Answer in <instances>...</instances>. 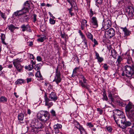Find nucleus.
<instances>
[{
	"label": "nucleus",
	"mask_w": 134,
	"mask_h": 134,
	"mask_svg": "<svg viewBox=\"0 0 134 134\" xmlns=\"http://www.w3.org/2000/svg\"><path fill=\"white\" fill-rule=\"evenodd\" d=\"M116 113L113 115V117L116 123L120 128L124 129L127 126H130L131 123L129 121H126V118L122 111L115 109Z\"/></svg>",
	"instance_id": "nucleus-1"
},
{
	"label": "nucleus",
	"mask_w": 134,
	"mask_h": 134,
	"mask_svg": "<svg viewBox=\"0 0 134 134\" xmlns=\"http://www.w3.org/2000/svg\"><path fill=\"white\" fill-rule=\"evenodd\" d=\"M31 132L35 133H38V129H42L45 127V124L44 122L39 121L36 118L33 119L30 124Z\"/></svg>",
	"instance_id": "nucleus-2"
},
{
	"label": "nucleus",
	"mask_w": 134,
	"mask_h": 134,
	"mask_svg": "<svg viewBox=\"0 0 134 134\" xmlns=\"http://www.w3.org/2000/svg\"><path fill=\"white\" fill-rule=\"evenodd\" d=\"M125 68L126 76L130 77V79L134 77V65H127Z\"/></svg>",
	"instance_id": "nucleus-3"
},
{
	"label": "nucleus",
	"mask_w": 134,
	"mask_h": 134,
	"mask_svg": "<svg viewBox=\"0 0 134 134\" xmlns=\"http://www.w3.org/2000/svg\"><path fill=\"white\" fill-rule=\"evenodd\" d=\"M126 12H127L128 16L130 19L134 18V11L132 7L129 6L126 9Z\"/></svg>",
	"instance_id": "nucleus-4"
},
{
	"label": "nucleus",
	"mask_w": 134,
	"mask_h": 134,
	"mask_svg": "<svg viewBox=\"0 0 134 134\" xmlns=\"http://www.w3.org/2000/svg\"><path fill=\"white\" fill-rule=\"evenodd\" d=\"M111 23L110 21L108 19L104 20L102 23V28L105 30L109 29L111 26Z\"/></svg>",
	"instance_id": "nucleus-5"
},
{
	"label": "nucleus",
	"mask_w": 134,
	"mask_h": 134,
	"mask_svg": "<svg viewBox=\"0 0 134 134\" xmlns=\"http://www.w3.org/2000/svg\"><path fill=\"white\" fill-rule=\"evenodd\" d=\"M115 34V31L112 28L105 32V37L108 38H111L114 36Z\"/></svg>",
	"instance_id": "nucleus-6"
},
{
	"label": "nucleus",
	"mask_w": 134,
	"mask_h": 134,
	"mask_svg": "<svg viewBox=\"0 0 134 134\" xmlns=\"http://www.w3.org/2000/svg\"><path fill=\"white\" fill-rule=\"evenodd\" d=\"M46 94L47 98L50 99L51 101H55L57 100V98L56 93L54 92H52L50 94H48L45 93L44 95Z\"/></svg>",
	"instance_id": "nucleus-7"
},
{
	"label": "nucleus",
	"mask_w": 134,
	"mask_h": 134,
	"mask_svg": "<svg viewBox=\"0 0 134 134\" xmlns=\"http://www.w3.org/2000/svg\"><path fill=\"white\" fill-rule=\"evenodd\" d=\"M90 22L92 25L94 26V27L97 28L98 26V21L96 17H92L91 18Z\"/></svg>",
	"instance_id": "nucleus-8"
},
{
	"label": "nucleus",
	"mask_w": 134,
	"mask_h": 134,
	"mask_svg": "<svg viewBox=\"0 0 134 134\" xmlns=\"http://www.w3.org/2000/svg\"><path fill=\"white\" fill-rule=\"evenodd\" d=\"M19 15L20 16V17L22 15H23L24 14L27 12H28L29 8L27 7H24L21 10H18Z\"/></svg>",
	"instance_id": "nucleus-9"
},
{
	"label": "nucleus",
	"mask_w": 134,
	"mask_h": 134,
	"mask_svg": "<svg viewBox=\"0 0 134 134\" xmlns=\"http://www.w3.org/2000/svg\"><path fill=\"white\" fill-rule=\"evenodd\" d=\"M44 98L46 105L48 106L49 107H50L53 105V103L52 102H49L51 100L50 99H48V98H47V96L46 94L44 95Z\"/></svg>",
	"instance_id": "nucleus-10"
},
{
	"label": "nucleus",
	"mask_w": 134,
	"mask_h": 134,
	"mask_svg": "<svg viewBox=\"0 0 134 134\" xmlns=\"http://www.w3.org/2000/svg\"><path fill=\"white\" fill-rule=\"evenodd\" d=\"M24 7H27L29 8V10L31 9V10H32V9L34 8V5H31L29 4V1H26L24 4Z\"/></svg>",
	"instance_id": "nucleus-11"
},
{
	"label": "nucleus",
	"mask_w": 134,
	"mask_h": 134,
	"mask_svg": "<svg viewBox=\"0 0 134 134\" xmlns=\"http://www.w3.org/2000/svg\"><path fill=\"white\" fill-rule=\"evenodd\" d=\"M74 124L75 126L80 131L82 130L84 128L77 121H75L74 122Z\"/></svg>",
	"instance_id": "nucleus-12"
},
{
	"label": "nucleus",
	"mask_w": 134,
	"mask_h": 134,
	"mask_svg": "<svg viewBox=\"0 0 134 134\" xmlns=\"http://www.w3.org/2000/svg\"><path fill=\"white\" fill-rule=\"evenodd\" d=\"M30 16L26 14V13L24 15L21 20L23 22H28L30 19Z\"/></svg>",
	"instance_id": "nucleus-13"
},
{
	"label": "nucleus",
	"mask_w": 134,
	"mask_h": 134,
	"mask_svg": "<svg viewBox=\"0 0 134 134\" xmlns=\"http://www.w3.org/2000/svg\"><path fill=\"white\" fill-rule=\"evenodd\" d=\"M95 59L97 60L98 61L99 63L102 62L104 60L103 58L102 57H100L99 56V54L97 53L96 51L95 52Z\"/></svg>",
	"instance_id": "nucleus-14"
},
{
	"label": "nucleus",
	"mask_w": 134,
	"mask_h": 134,
	"mask_svg": "<svg viewBox=\"0 0 134 134\" xmlns=\"http://www.w3.org/2000/svg\"><path fill=\"white\" fill-rule=\"evenodd\" d=\"M40 114L41 116L46 117L47 116V117H50L49 113L47 111H41Z\"/></svg>",
	"instance_id": "nucleus-15"
},
{
	"label": "nucleus",
	"mask_w": 134,
	"mask_h": 134,
	"mask_svg": "<svg viewBox=\"0 0 134 134\" xmlns=\"http://www.w3.org/2000/svg\"><path fill=\"white\" fill-rule=\"evenodd\" d=\"M58 66H57V68L56 69V76L53 81H55L58 84L59 83V72L58 71Z\"/></svg>",
	"instance_id": "nucleus-16"
},
{
	"label": "nucleus",
	"mask_w": 134,
	"mask_h": 134,
	"mask_svg": "<svg viewBox=\"0 0 134 134\" xmlns=\"http://www.w3.org/2000/svg\"><path fill=\"white\" fill-rule=\"evenodd\" d=\"M108 96L109 98L110 99L111 102L114 103L115 101L114 98V94H112L110 92H108Z\"/></svg>",
	"instance_id": "nucleus-17"
},
{
	"label": "nucleus",
	"mask_w": 134,
	"mask_h": 134,
	"mask_svg": "<svg viewBox=\"0 0 134 134\" xmlns=\"http://www.w3.org/2000/svg\"><path fill=\"white\" fill-rule=\"evenodd\" d=\"M26 83L25 81L22 79H19L16 81L15 82V85L20 84L21 85L22 83Z\"/></svg>",
	"instance_id": "nucleus-18"
},
{
	"label": "nucleus",
	"mask_w": 134,
	"mask_h": 134,
	"mask_svg": "<svg viewBox=\"0 0 134 134\" xmlns=\"http://www.w3.org/2000/svg\"><path fill=\"white\" fill-rule=\"evenodd\" d=\"M21 28L22 29V31L23 32H24L27 30V29H28L29 28H30V26L29 24L26 25L24 24L21 26Z\"/></svg>",
	"instance_id": "nucleus-19"
},
{
	"label": "nucleus",
	"mask_w": 134,
	"mask_h": 134,
	"mask_svg": "<svg viewBox=\"0 0 134 134\" xmlns=\"http://www.w3.org/2000/svg\"><path fill=\"white\" fill-rule=\"evenodd\" d=\"M120 29H122L124 32L125 35L126 36H128L130 35V32L127 30L126 27H121Z\"/></svg>",
	"instance_id": "nucleus-20"
},
{
	"label": "nucleus",
	"mask_w": 134,
	"mask_h": 134,
	"mask_svg": "<svg viewBox=\"0 0 134 134\" xmlns=\"http://www.w3.org/2000/svg\"><path fill=\"white\" fill-rule=\"evenodd\" d=\"M82 43H83V47L84 48H87V41L86 40L85 37L84 38H82Z\"/></svg>",
	"instance_id": "nucleus-21"
},
{
	"label": "nucleus",
	"mask_w": 134,
	"mask_h": 134,
	"mask_svg": "<svg viewBox=\"0 0 134 134\" xmlns=\"http://www.w3.org/2000/svg\"><path fill=\"white\" fill-rule=\"evenodd\" d=\"M24 114L22 113H19L18 116V120L23 121L24 119Z\"/></svg>",
	"instance_id": "nucleus-22"
},
{
	"label": "nucleus",
	"mask_w": 134,
	"mask_h": 134,
	"mask_svg": "<svg viewBox=\"0 0 134 134\" xmlns=\"http://www.w3.org/2000/svg\"><path fill=\"white\" fill-rule=\"evenodd\" d=\"M47 117V116L46 117L40 116L39 119L43 122H46L47 120H49L50 118Z\"/></svg>",
	"instance_id": "nucleus-23"
},
{
	"label": "nucleus",
	"mask_w": 134,
	"mask_h": 134,
	"mask_svg": "<svg viewBox=\"0 0 134 134\" xmlns=\"http://www.w3.org/2000/svg\"><path fill=\"white\" fill-rule=\"evenodd\" d=\"M7 100V98L4 96H2L0 97V102L5 103Z\"/></svg>",
	"instance_id": "nucleus-24"
},
{
	"label": "nucleus",
	"mask_w": 134,
	"mask_h": 134,
	"mask_svg": "<svg viewBox=\"0 0 134 134\" xmlns=\"http://www.w3.org/2000/svg\"><path fill=\"white\" fill-rule=\"evenodd\" d=\"M115 102H117L120 105H121L122 107H124L125 105V104L124 102L122 100H116Z\"/></svg>",
	"instance_id": "nucleus-25"
},
{
	"label": "nucleus",
	"mask_w": 134,
	"mask_h": 134,
	"mask_svg": "<svg viewBox=\"0 0 134 134\" xmlns=\"http://www.w3.org/2000/svg\"><path fill=\"white\" fill-rule=\"evenodd\" d=\"M15 67L16 69L19 72H21V71H23L22 69L24 68V66H21L20 64L15 66Z\"/></svg>",
	"instance_id": "nucleus-26"
},
{
	"label": "nucleus",
	"mask_w": 134,
	"mask_h": 134,
	"mask_svg": "<svg viewBox=\"0 0 134 134\" xmlns=\"http://www.w3.org/2000/svg\"><path fill=\"white\" fill-rule=\"evenodd\" d=\"M8 29L11 32H13L14 30V26L13 24H11L9 25H8Z\"/></svg>",
	"instance_id": "nucleus-27"
},
{
	"label": "nucleus",
	"mask_w": 134,
	"mask_h": 134,
	"mask_svg": "<svg viewBox=\"0 0 134 134\" xmlns=\"http://www.w3.org/2000/svg\"><path fill=\"white\" fill-rule=\"evenodd\" d=\"M20 59H17L14 60L13 62V64L15 66L18 65L20 64Z\"/></svg>",
	"instance_id": "nucleus-28"
},
{
	"label": "nucleus",
	"mask_w": 134,
	"mask_h": 134,
	"mask_svg": "<svg viewBox=\"0 0 134 134\" xmlns=\"http://www.w3.org/2000/svg\"><path fill=\"white\" fill-rule=\"evenodd\" d=\"M35 76L36 77H40V80H43L42 76L41 75L40 70L38 71L35 74Z\"/></svg>",
	"instance_id": "nucleus-29"
},
{
	"label": "nucleus",
	"mask_w": 134,
	"mask_h": 134,
	"mask_svg": "<svg viewBox=\"0 0 134 134\" xmlns=\"http://www.w3.org/2000/svg\"><path fill=\"white\" fill-rule=\"evenodd\" d=\"M132 108V105L130 104H128L125 107V110L126 111L129 112Z\"/></svg>",
	"instance_id": "nucleus-30"
},
{
	"label": "nucleus",
	"mask_w": 134,
	"mask_h": 134,
	"mask_svg": "<svg viewBox=\"0 0 134 134\" xmlns=\"http://www.w3.org/2000/svg\"><path fill=\"white\" fill-rule=\"evenodd\" d=\"M86 35L87 37L91 41L93 40V36L89 32H88L86 33Z\"/></svg>",
	"instance_id": "nucleus-31"
},
{
	"label": "nucleus",
	"mask_w": 134,
	"mask_h": 134,
	"mask_svg": "<svg viewBox=\"0 0 134 134\" xmlns=\"http://www.w3.org/2000/svg\"><path fill=\"white\" fill-rule=\"evenodd\" d=\"M80 83L82 87L86 88L87 90L89 89V85L84 84L82 82H80Z\"/></svg>",
	"instance_id": "nucleus-32"
},
{
	"label": "nucleus",
	"mask_w": 134,
	"mask_h": 134,
	"mask_svg": "<svg viewBox=\"0 0 134 134\" xmlns=\"http://www.w3.org/2000/svg\"><path fill=\"white\" fill-rule=\"evenodd\" d=\"M46 36H43V37H41L40 38H38L37 40L38 42H43L44 40L46 39Z\"/></svg>",
	"instance_id": "nucleus-33"
},
{
	"label": "nucleus",
	"mask_w": 134,
	"mask_h": 134,
	"mask_svg": "<svg viewBox=\"0 0 134 134\" xmlns=\"http://www.w3.org/2000/svg\"><path fill=\"white\" fill-rule=\"evenodd\" d=\"M33 17H32V22L34 23L37 20V15L35 14H33Z\"/></svg>",
	"instance_id": "nucleus-34"
},
{
	"label": "nucleus",
	"mask_w": 134,
	"mask_h": 134,
	"mask_svg": "<svg viewBox=\"0 0 134 134\" xmlns=\"http://www.w3.org/2000/svg\"><path fill=\"white\" fill-rule=\"evenodd\" d=\"M0 16H1V17L4 20H5L6 19L7 17L6 15H5V13L1 12V11H0Z\"/></svg>",
	"instance_id": "nucleus-35"
},
{
	"label": "nucleus",
	"mask_w": 134,
	"mask_h": 134,
	"mask_svg": "<svg viewBox=\"0 0 134 134\" xmlns=\"http://www.w3.org/2000/svg\"><path fill=\"white\" fill-rule=\"evenodd\" d=\"M41 65L40 64H37L34 66V69L36 70H39Z\"/></svg>",
	"instance_id": "nucleus-36"
},
{
	"label": "nucleus",
	"mask_w": 134,
	"mask_h": 134,
	"mask_svg": "<svg viewBox=\"0 0 134 134\" xmlns=\"http://www.w3.org/2000/svg\"><path fill=\"white\" fill-rule=\"evenodd\" d=\"M122 60V59L121 57L119 56L117 60V62H118V64H119Z\"/></svg>",
	"instance_id": "nucleus-37"
},
{
	"label": "nucleus",
	"mask_w": 134,
	"mask_h": 134,
	"mask_svg": "<svg viewBox=\"0 0 134 134\" xmlns=\"http://www.w3.org/2000/svg\"><path fill=\"white\" fill-rule=\"evenodd\" d=\"M25 68L26 70H29V71L32 70L33 69V68H31V65H29L28 66H25Z\"/></svg>",
	"instance_id": "nucleus-38"
},
{
	"label": "nucleus",
	"mask_w": 134,
	"mask_h": 134,
	"mask_svg": "<svg viewBox=\"0 0 134 134\" xmlns=\"http://www.w3.org/2000/svg\"><path fill=\"white\" fill-rule=\"evenodd\" d=\"M127 63L129 65H132L131 63H132L131 59V58H129L127 59Z\"/></svg>",
	"instance_id": "nucleus-39"
},
{
	"label": "nucleus",
	"mask_w": 134,
	"mask_h": 134,
	"mask_svg": "<svg viewBox=\"0 0 134 134\" xmlns=\"http://www.w3.org/2000/svg\"><path fill=\"white\" fill-rule=\"evenodd\" d=\"M106 129L109 132H111L112 131V129L110 126H106Z\"/></svg>",
	"instance_id": "nucleus-40"
},
{
	"label": "nucleus",
	"mask_w": 134,
	"mask_h": 134,
	"mask_svg": "<svg viewBox=\"0 0 134 134\" xmlns=\"http://www.w3.org/2000/svg\"><path fill=\"white\" fill-rule=\"evenodd\" d=\"M51 114L53 117H56V115L55 114V112L54 110H52L51 111Z\"/></svg>",
	"instance_id": "nucleus-41"
},
{
	"label": "nucleus",
	"mask_w": 134,
	"mask_h": 134,
	"mask_svg": "<svg viewBox=\"0 0 134 134\" xmlns=\"http://www.w3.org/2000/svg\"><path fill=\"white\" fill-rule=\"evenodd\" d=\"M103 99L106 101H107L108 100V97L105 93H103Z\"/></svg>",
	"instance_id": "nucleus-42"
},
{
	"label": "nucleus",
	"mask_w": 134,
	"mask_h": 134,
	"mask_svg": "<svg viewBox=\"0 0 134 134\" xmlns=\"http://www.w3.org/2000/svg\"><path fill=\"white\" fill-rule=\"evenodd\" d=\"M103 0H96V3L97 5L100 4L102 3Z\"/></svg>",
	"instance_id": "nucleus-43"
},
{
	"label": "nucleus",
	"mask_w": 134,
	"mask_h": 134,
	"mask_svg": "<svg viewBox=\"0 0 134 134\" xmlns=\"http://www.w3.org/2000/svg\"><path fill=\"white\" fill-rule=\"evenodd\" d=\"M87 21L85 19L82 20V25L84 26L85 25L86 26H87Z\"/></svg>",
	"instance_id": "nucleus-44"
},
{
	"label": "nucleus",
	"mask_w": 134,
	"mask_h": 134,
	"mask_svg": "<svg viewBox=\"0 0 134 134\" xmlns=\"http://www.w3.org/2000/svg\"><path fill=\"white\" fill-rule=\"evenodd\" d=\"M79 67H76L73 70V73L75 74L77 72V70L79 69Z\"/></svg>",
	"instance_id": "nucleus-45"
},
{
	"label": "nucleus",
	"mask_w": 134,
	"mask_h": 134,
	"mask_svg": "<svg viewBox=\"0 0 134 134\" xmlns=\"http://www.w3.org/2000/svg\"><path fill=\"white\" fill-rule=\"evenodd\" d=\"M69 3L70 5L72 7H73V4H72V2L74 1V0H66Z\"/></svg>",
	"instance_id": "nucleus-46"
},
{
	"label": "nucleus",
	"mask_w": 134,
	"mask_h": 134,
	"mask_svg": "<svg viewBox=\"0 0 134 134\" xmlns=\"http://www.w3.org/2000/svg\"><path fill=\"white\" fill-rule=\"evenodd\" d=\"M50 23L51 24H55V20L52 19L50 18Z\"/></svg>",
	"instance_id": "nucleus-47"
},
{
	"label": "nucleus",
	"mask_w": 134,
	"mask_h": 134,
	"mask_svg": "<svg viewBox=\"0 0 134 134\" xmlns=\"http://www.w3.org/2000/svg\"><path fill=\"white\" fill-rule=\"evenodd\" d=\"M79 33L80 35L81 36L82 38L85 37V36L83 34L81 30H79Z\"/></svg>",
	"instance_id": "nucleus-48"
},
{
	"label": "nucleus",
	"mask_w": 134,
	"mask_h": 134,
	"mask_svg": "<svg viewBox=\"0 0 134 134\" xmlns=\"http://www.w3.org/2000/svg\"><path fill=\"white\" fill-rule=\"evenodd\" d=\"M15 15L16 16H18V17L19 18L20 17V16L19 15V13L18 10L14 13L13 15Z\"/></svg>",
	"instance_id": "nucleus-49"
},
{
	"label": "nucleus",
	"mask_w": 134,
	"mask_h": 134,
	"mask_svg": "<svg viewBox=\"0 0 134 134\" xmlns=\"http://www.w3.org/2000/svg\"><path fill=\"white\" fill-rule=\"evenodd\" d=\"M97 111L99 112V113L100 114H102L103 111V110L100 108H98L97 109Z\"/></svg>",
	"instance_id": "nucleus-50"
},
{
	"label": "nucleus",
	"mask_w": 134,
	"mask_h": 134,
	"mask_svg": "<svg viewBox=\"0 0 134 134\" xmlns=\"http://www.w3.org/2000/svg\"><path fill=\"white\" fill-rule=\"evenodd\" d=\"M93 15V12L92 11V10L91 9H90V17H92V16Z\"/></svg>",
	"instance_id": "nucleus-51"
},
{
	"label": "nucleus",
	"mask_w": 134,
	"mask_h": 134,
	"mask_svg": "<svg viewBox=\"0 0 134 134\" xmlns=\"http://www.w3.org/2000/svg\"><path fill=\"white\" fill-rule=\"evenodd\" d=\"M103 67L104 70H107L108 69V66L107 65V64H104L103 65Z\"/></svg>",
	"instance_id": "nucleus-52"
},
{
	"label": "nucleus",
	"mask_w": 134,
	"mask_h": 134,
	"mask_svg": "<svg viewBox=\"0 0 134 134\" xmlns=\"http://www.w3.org/2000/svg\"><path fill=\"white\" fill-rule=\"evenodd\" d=\"M5 35L3 34H1V40H2L3 39L5 40Z\"/></svg>",
	"instance_id": "nucleus-53"
},
{
	"label": "nucleus",
	"mask_w": 134,
	"mask_h": 134,
	"mask_svg": "<svg viewBox=\"0 0 134 134\" xmlns=\"http://www.w3.org/2000/svg\"><path fill=\"white\" fill-rule=\"evenodd\" d=\"M38 62L41 61L42 60V58L40 56H38L36 58Z\"/></svg>",
	"instance_id": "nucleus-54"
},
{
	"label": "nucleus",
	"mask_w": 134,
	"mask_h": 134,
	"mask_svg": "<svg viewBox=\"0 0 134 134\" xmlns=\"http://www.w3.org/2000/svg\"><path fill=\"white\" fill-rule=\"evenodd\" d=\"M80 132L81 133V134H87L86 133L84 129H83L80 131Z\"/></svg>",
	"instance_id": "nucleus-55"
},
{
	"label": "nucleus",
	"mask_w": 134,
	"mask_h": 134,
	"mask_svg": "<svg viewBox=\"0 0 134 134\" xmlns=\"http://www.w3.org/2000/svg\"><path fill=\"white\" fill-rule=\"evenodd\" d=\"M26 80H27L26 82H27V83H28L29 82H31V81H32V79L31 78H27L26 79Z\"/></svg>",
	"instance_id": "nucleus-56"
},
{
	"label": "nucleus",
	"mask_w": 134,
	"mask_h": 134,
	"mask_svg": "<svg viewBox=\"0 0 134 134\" xmlns=\"http://www.w3.org/2000/svg\"><path fill=\"white\" fill-rule=\"evenodd\" d=\"M32 112L29 109H27V113L28 114L30 115Z\"/></svg>",
	"instance_id": "nucleus-57"
},
{
	"label": "nucleus",
	"mask_w": 134,
	"mask_h": 134,
	"mask_svg": "<svg viewBox=\"0 0 134 134\" xmlns=\"http://www.w3.org/2000/svg\"><path fill=\"white\" fill-rule=\"evenodd\" d=\"M61 36L62 38H64L66 37V35L64 33H62L61 32Z\"/></svg>",
	"instance_id": "nucleus-58"
},
{
	"label": "nucleus",
	"mask_w": 134,
	"mask_h": 134,
	"mask_svg": "<svg viewBox=\"0 0 134 134\" xmlns=\"http://www.w3.org/2000/svg\"><path fill=\"white\" fill-rule=\"evenodd\" d=\"M92 41H93V43L97 45L98 44L97 41L96 40L95 38H94L93 40H93Z\"/></svg>",
	"instance_id": "nucleus-59"
},
{
	"label": "nucleus",
	"mask_w": 134,
	"mask_h": 134,
	"mask_svg": "<svg viewBox=\"0 0 134 134\" xmlns=\"http://www.w3.org/2000/svg\"><path fill=\"white\" fill-rule=\"evenodd\" d=\"M30 55L29 56L30 58L31 59H34V57L33 54H29Z\"/></svg>",
	"instance_id": "nucleus-60"
},
{
	"label": "nucleus",
	"mask_w": 134,
	"mask_h": 134,
	"mask_svg": "<svg viewBox=\"0 0 134 134\" xmlns=\"http://www.w3.org/2000/svg\"><path fill=\"white\" fill-rule=\"evenodd\" d=\"M82 78H83V82L85 84H86V79L84 77V76L82 75Z\"/></svg>",
	"instance_id": "nucleus-61"
},
{
	"label": "nucleus",
	"mask_w": 134,
	"mask_h": 134,
	"mask_svg": "<svg viewBox=\"0 0 134 134\" xmlns=\"http://www.w3.org/2000/svg\"><path fill=\"white\" fill-rule=\"evenodd\" d=\"M87 125L90 127H92L93 126V125L92 124L91 122L88 123L87 124Z\"/></svg>",
	"instance_id": "nucleus-62"
},
{
	"label": "nucleus",
	"mask_w": 134,
	"mask_h": 134,
	"mask_svg": "<svg viewBox=\"0 0 134 134\" xmlns=\"http://www.w3.org/2000/svg\"><path fill=\"white\" fill-rule=\"evenodd\" d=\"M30 63L31 64H32V65H35L36 62L35 61H34L32 60H31V61L30 62Z\"/></svg>",
	"instance_id": "nucleus-63"
},
{
	"label": "nucleus",
	"mask_w": 134,
	"mask_h": 134,
	"mask_svg": "<svg viewBox=\"0 0 134 134\" xmlns=\"http://www.w3.org/2000/svg\"><path fill=\"white\" fill-rule=\"evenodd\" d=\"M43 26H40V30L41 31H42V32H43L45 31V29L43 28Z\"/></svg>",
	"instance_id": "nucleus-64"
}]
</instances>
